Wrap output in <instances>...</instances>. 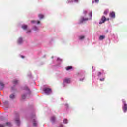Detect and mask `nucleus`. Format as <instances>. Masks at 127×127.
<instances>
[{
    "instance_id": "4",
    "label": "nucleus",
    "mask_w": 127,
    "mask_h": 127,
    "mask_svg": "<svg viewBox=\"0 0 127 127\" xmlns=\"http://www.w3.org/2000/svg\"><path fill=\"white\" fill-rule=\"evenodd\" d=\"M106 17L103 16L101 18V21L99 22V24H102V23H104L105 21H106Z\"/></svg>"
},
{
    "instance_id": "19",
    "label": "nucleus",
    "mask_w": 127,
    "mask_h": 127,
    "mask_svg": "<svg viewBox=\"0 0 127 127\" xmlns=\"http://www.w3.org/2000/svg\"><path fill=\"white\" fill-rule=\"evenodd\" d=\"M87 20H88V18H82L81 19V22H83V21H87Z\"/></svg>"
},
{
    "instance_id": "6",
    "label": "nucleus",
    "mask_w": 127,
    "mask_h": 127,
    "mask_svg": "<svg viewBox=\"0 0 127 127\" xmlns=\"http://www.w3.org/2000/svg\"><path fill=\"white\" fill-rule=\"evenodd\" d=\"M15 121L18 126H19V125H20V121H19V118H16Z\"/></svg>"
},
{
    "instance_id": "30",
    "label": "nucleus",
    "mask_w": 127,
    "mask_h": 127,
    "mask_svg": "<svg viewBox=\"0 0 127 127\" xmlns=\"http://www.w3.org/2000/svg\"><path fill=\"white\" fill-rule=\"evenodd\" d=\"M95 2H96V3L99 2V0H95Z\"/></svg>"
},
{
    "instance_id": "3",
    "label": "nucleus",
    "mask_w": 127,
    "mask_h": 127,
    "mask_svg": "<svg viewBox=\"0 0 127 127\" xmlns=\"http://www.w3.org/2000/svg\"><path fill=\"white\" fill-rule=\"evenodd\" d=\"M109 16L111 18H115L116 17V14L115 13V12H110L109 14Z\"/></svg>"
},
{
    "instance_id": "21",
    "label": "nucleus",
    "mask_w": 127,
    "mask_h": 127,
    "mask_svg": "<svg viewBox=\"0 0 127 127\" xmlns=\"http://www.w3.org/2000/svg\"><path fill=\"white\" fill-rule=\"evenodd\" d=\"M108 12H109V10H106L104 11V14H105V15H107L108 14Z\"/></svg>"
},
{
    "instance_id": "38",
    "label": "nucleus",
    "mask_w": 127,
    "mask_h": 127,
    "mask_svg": "<svg viewBox=\"0 0 127 127\" xmlns=\"http://www.w3.org/2000/svg\"><path fill=\"white\" fill-rule=\"evenodd\" d=\"M109 19H110L107 18V19H106V20H109Z\"/></svg>"
},
{
    "instance_id": "10",
    "label": "nucleus",
    "mask_w": 127,
    "mask_h": 127,
    "mask_svg": "<svg viewBox=\"0 0 127 127\" xmlns=\"http://www.w3.org/2000/svg\"><path fill=\"white\" fill-rule=\"evenodd\" d=\"M18 43H19V44H20L21 43H22V38H19L18 39Z\"/></svg>"
},
{
    "instance_id": "34",
    "label": "nucleus",
    "mask_w": 127,
    "mask_h": 127,
    "mask_svg": "<svg viewBox=\"0 0 127 127\" xmlns=\"http://www.w3.org/2000/svg\"><path fill=\"white\" fill-rule=\"evenodd\" d=\"M60 127H63V125L62 124H61V125H60Z\"/></svg>"
},
{
    "instance_id": "36",
    "label": "nucleus",
    "mask_w": 127,
    "mask_h": 127,
    "mask_svg": "<svg viewBox=\"0 0 127 127\" xmlns=\"http://www.w3.org/2000/svg\"><path fill=\"white\" fill-rule=\"evenodd\" d=\"M21 57H22V58H24V56H22Z\"/></svg>"
},
{
    "instance_id": "22",
    "label": "nucleus",
    "mask_w": 127,
    "mask_h": 127,
    "mask_svg": "<svg viewBox=\"0 0 127 127\" xmlns=\"http://www.w3.org/2000/svg\"><path fill=\"white\" fill-rule=\"evenodd\" d=\"M64 124H67V123H68V120L65 119L64 120Z\"/></svg>"
},
{
    "instance_id": "16",
    "label": "nucleus",
    "mask_w": 127,
    "mask_h": 127,
    "mask_svg": "<svg viewBox=\"0 0 127 127\" xmlns=\"http://www.w3.org/2000/svg\"><path fill=\"white\" fill-rule=\"evenodd\" d=\"M3 103L4 105H7L8 104V101H7V100H3Z\"/></svg>"
},
{
    "instance_id": "13",
    "label": "nucleus",
    "mask_w": 127,
    "mask_h": 127,
    "mask_svg": "<svg viewBox=\"0 0 127 127\" xmlns=\"http://www.w3.org/2000/svg\"><path fill=\"white\" fill-rule=\"evenodd\" d=\"M105 39V36L104 35H101L99 37V40H103V39Z\"/></svg>"
},
{
    "instance_id": "1",
    "label": "nucleus",
    "mask_w": 127,
    "mask_h": 127,
    "mask_svg": "<svg viewBox=\"0 0 127 127\" xmlns=\"http://www.w3.org/2000/svg\"><path fill=\"white\" fill-rule=\"evenodd\" d=\"M123 104L124 106H123L122 109L124 113H126L127 110V103H126V101H123Z\"/></svg>"
},
{
    "instance_id": "41",
    "label": "nucleus",
    "mask_w": 127,
    "mask_h": 127,
    "mask_svg": "<svg viewBox=\"0 0 127 127\" xmlns=\"http://www.w3.org/2000/svg\"><path fill=\"white\" fill-rule=\"evenodd\" d=\"M29 32H30V30L29 31Z\"/></svg>"
},
{
    "instance_id": "39",
    "label": "nucleus",
    "mask_w": 127,
    "mask_h": 127,
    "mask_svg": "<svg viewBox=\"0 0 127 127\" xmlns=\"http://www.w3.org/2000/svg\"><path fill=\"white\" fill-rule=\"evenodd\" d=\"M57 60H59V58H57Z\"/></svg>"
},
{
    "instance_id": "24",
    "label": "nucleus",
    "mask_w": 127,
    "mask_h": 127,
    "mask_svg": "<svg viewBox=\"0 0 127 127\" xmlns=\"http://www.w3.org/2000/svg\"><path fill=\"white\" fill-rule=\"evenodd\" d=\"M89 16H90L91 18H92V17H93V12H90L89 13Z\"/></svg>"
},
{
    "instance_id": "2",
    "label": "nucleus",
    "mask_w": 127,
    "mask_h": 127,
    "mask_svg": "<svg viewBox=\"0 0 127 127\" xmlns=\"http://www.w3.org/2000/svg\"><path fill=\"white\" fill-rule=\"evenodd\" d=\"M44 92L48 95V94H50L51 93V89L50 88H44L43 89Z\"/></svg>"
},
{
    "instance_id": "28",
    "label": "nucleus",
    "mask_w": 127,
    "mask_h": 127,
    "mask_svg": "<svg viewBox=\"0 0 127 127\" xmlns=\"http://www.w3.org/2000/svg\"><path fill=\"white\" fill-rule=\"evenodd\" d=\"M25 89L28 90V91H29V89H28V87H25Z\"/></svg>"
},
{
    "instance_id": "25",
    "label": "nucleus",
    "mask_w": 127,
    "mask_h": 127,
    "mask_svg": "<svg viewBox=\"0 0 127 127\" xmlns=\"http://www.w3.org/2000/svg\"><path fill=\"white\" fill-rule=\"evenodd\" d=\"M4 120V118L3 117H0V121H3Z\"/></svg>"
},
{
    "instance_id": "40",
    "label": "nucleus",
    "mask_w": 127,
    "mask_h": 127,
    "mask_svg": "<svg viewBox=\"0 0 127 127\" xmlns=\"http://www.w3.org/2000/svg\"><path fill=\"white\" fill-rule=\"evenodd\" d=\"M92 2H93V3H94V1H93Z\"/></svg>"
},
{
    "instance_id": "9",
    "label": "nucleus",
    "mask_w": 127,
    "mask_h": 127,
    "mask_svg": "<svg viewBox=\"0 0 127 127\" xmlns=\"http://www.w3.org/2000/svg\"><path fill=\"white\" fill-rule=\"evenodd\" d=\"M38 17H39V18H40V19H42L43 18H44V15H43L41 14H40L38 15Z\"/></svg>"
},
{
    "instance_id": "14",
    "label": "nucleus",
    "mask_w": 127,
    "mask_h": 127,
    "mask_svg": "<svg viewBox=\"0 0 127 127\" xmlns=\"http://www.w3.org/2000/svg\"><path fill=\"white\" fill-rule=\"evenodd\" d=\"M33 125L34 127H36V126L37 125V123H36V121H35V119H34Z\"/></svg>"
},
{
    "instance_id": "23",
    "label": "nucleus",
    "mask_w": 127,
    "mask_h": 127,
    "mask_svg": "<svg viewBox=\"0 0 127 127\" xmlns=\"http://www.w3.org/2000/svg\"><path fill=\"white\" fill-rule=\"evenodd\" d=\"M25 98H26V95H25V94H24V95H22V99L24 100V99H25Z\"/></svg>"
},
{
    "instance_id": "20",
    "label": "nucleus",
    "mask_w": 127,
    "mask_h": 127,
    "mask_svg": "<svg viewBox=\"0 0 127 127\" xmlns=\"http://www.w3.org/2000/svg\"><path fill=\"white\" fill-rule=\"evenodd\" d=\"M15 97V96H14V94H11V95H10V99H14Z\"/></svg>"
},
{
    "instance_id": "33",
    "label": "nucleus",
    "mask_w": 127,
    "mask_h": 127,
    "mask_svg": "<svg viewBox=\"0 0 127 127\" xmlns=\"http://www.w3.org/2000/svg\"><path fill=\"white\" fill-rule=\"evenodd\" d=\"M37 24H40V21H37Z\"/></svg>"
},
{
    "instance_id": "8",
    "label": "nucleus",
    "mask_w": 127,
    "mask_h": 127,
    "mask_svg": "<svg viewBox=\"0 0 127 127\" xmlns=\"http://www.w3.org/2000/svg\"><path fill=\"white\" fill-rule=\"evenodd\" d=\"M51 121L52 123H54L55 122V121H56V118L55 117V116H52L51 118Z\"/></svg>"
},
{
    "instance_id": "35",
    "label": "nucleus",
    "mask_w": 127,
    "mask_h": 127,
    "mask_svg": "<svg viewBox=\"0 0 127 127\" xmlns=\"http://www.w3.org/2000/svg\"><path fill=\"white\" fill-rule=\"evenodd\" d=\"M74 1H75V2H78V0H74Z\"/></svg>"
},
{
    "instance_id": "12",
    "label": "nucleus",
    "mask_w": 127,
    "mask_h": 127,
    "mask_svg": "<svg viewBox=\"0 0 127 127\" xmlns=\"http://www.w3.org/2000/svg\"><path fill=\"white\" fill-rule=\"evenodd\" d=\"M71 69H73V67L72 66H67L66 67V71H69V70H71Z\"/></svg>"
},
{
    "instance_id": "5",
    "label": "nucleus",
    "mask_w": 127,
    "mask_h": 127,
    "mask_svg": "<svg viewBox=\"0 0 127 127\" xmlns=\"http://www.w3.org/2000/svg\"><path fill=\"white\" fill-rule=\"evenodd\" d=\"M64 82L67 84H70V83H71V79H70V78H65Z\"/></svg>"
},
{
    "instance_id": "27",
    "label": "nucleus",
    "mask_w": 127,
    "mask_h": 127,
    "mask_svg": "<svg viewBox=\"0 0 127 127\" xmlns=\"http://www.w3.org/2000/svg\"><path fill=\"white\" fill-rule=\"evenodd\" d=\"M31 23H35L36 22L35 21H31Z\"/></svg>"
},
{
    "instance_id": "17",
    "label": "nucleus",
    "mask_w": 127,
    "mask_h": 127,
    "mask_svg": "<svg viewBox=\"0 0 127 127\" xmlns=\"http://www.w3.org/2000/svg\"><path fill=\"white\" fill-rule=\"evenodd\" d=\"M6 126H8V127H11L12 125L10 122H7L6 123Z\"/></svg>"
},
{
    "instance_id": "15",
    "label": "nucleus",
    "mask_w": 127,
    "mask_h": 127,
    "mask_svg": "<svg viewBox=\"0 0 127 127\" xmlns=\"http://www.w3.org/2000/svg\"><path fill=\"white\" fill-rule=\"evenodd\" d=\"M13 83L14 84V85H16L17 84H18V80H15L13 81Z\"/></svg>"
},
{
    "instance_id": "18",
    "label": "nucleus",
    "mask_w": 127,
    "mask_h": 127,
    "mask_svg": "<svg viewBox=\"0 0 127 127\" xmlns=\"http://www.w3.org/2000/svg\"><path fill=\"white\" fill-rule=\"evenodd\" d=\"M79 39H80L81 40H83V39H84V38H85V36H79Z\"/></svg>"
},
{
    "instance_id": "7",
    "label": "nucleus",
    "mask_w": 127,
    "mask_h": 127,
    "mask_svg": "<svg viewBox=\"0 0 127 127\" xmlns=\"http://www.w3.org/2000/svg\"><path fill=\"white\" fill-rule=\"evenodd\" d=\"M4 88V84L2 82H0V90H2Z\"/></svg>"
},
{
    "instance_id": "31",
    "label": "nucleus",
    "mask_w": 127,
    "mask_h": 127,
    "mask_svg": "<svg viewBox=\"0 0 127 127\" xmlns=\"http://www.w3.org/2000/svg\"><path fill=\"white\" fill-rule=\"evenodd\" d=\"M83 13H84V14H86V13H87V11H83Z\"/></svg>"
},
{
    "instance_id": "11",
    "label": "nucleus",
    "mask_w": 127,
    "mask_h": 127,
    "mask_svg": "<svg viewBox=\"0 0 127 127\" xmlns=\"http://www.w3.org/2000/svg\"><path fill=\"white\" fill-rule=\"evenodd\" d=\"M22 28H23V29H24V30H26V29H27V25H24L22 26Z\"/></svg>"
},
{
    "instance_id": "26",
    "label": "nucleus",
    "mask_w": 127,
    "mask_h": 127,
    "mask_svg": "<svg viewBox=\"0 0 127 127\" xmlns=\"http://www.w3.org/2000/svg\"><path fill=\"white\" fill-rule=\"evenodd\" d=\"M100 81H101V82H103V81H105V78H101Z\"/></svg>"
},
{
    "instance_id": "32",
    "label": "nucleus",
    "mask_w": 127,
    "mask_h": 127,
    "mask_svg": "<svg viewBox=\"0 0 127 127\" xmlns=\"http://www.w3.org/2000/svg\"><path fill=\"white\" fill-rule=\"evenodd\" d=\"M0 127H4V126H3L1 124H0Z\"/></svg>"
},
{
    "instance_id": "37",
    "label": "nucleus",
    "mask_w": 127,
    "mask_h": 127,
    "mask_svg": "<svg viewBox=\"0 0 127 127\" xmlns=\"http://www.w3.org/2000/svg\"><path fill=\"white\" fill-rule=\"evenodd\" d=\"M84 80V78L82 79H80V81H83Z\"/></svg>"
},
{
    "instance_id": "29",
    "label": "nucleus",
    "mask_w": 127,
    "mask_h": 127,
    "mask_svg": "<svg viewBox=\"0 0 127 127\" xmlns=\"http://www.w3.org/2000/svg\"><path fill=\"white\" fill-rule=\"evenodd\" d=\"M101 74H102V73L99 72H98V76H101Z\"/></svg>"
}]
</instances>
